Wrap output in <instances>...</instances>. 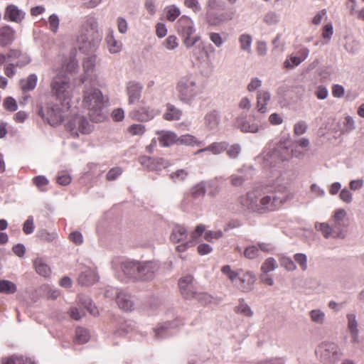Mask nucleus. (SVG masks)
I'll list each match as a JSON object with an SVG mask.
<instances>
[{
	"label": "nucleus",
	"instance_id": "nucleus-6",
	"mask_svg": "<svg viewBox=\"0 0 364 364\" xmlns=\"http://www.w3.org/2000/svg\"><path fill=\"white\" fill-rule=\"evenodd\" d=\"M263 154L264 159L266 161L274 159H279L282 161L289 160L291 154L288 149L287 140L281 139L279 143L275 144L272 142L269 143L265 146Z\"/></svg>",
	"mask_w": 364,
	"mask_h": 364
},
{
	"label": "nucleus",
	"instance_id": "nucleus-36",
	"mask_svg": "<svg viewBox=\"0 0 364 364\" xmlns=\"http://www.w3.org/2000/svg\"><path fill=\"white\" fill-rule=\"evenodd\" d=\"M89 331L84 328L77 327L75 330L74 342L77 344L86 343L90 340Z\"/></svg>",
	"mask_w": 364,
	"mask_h": 364
},
{
	"label": "nucleus",
	"instance_id": "nucleus-12",
	"mask_svg": "<svg viewBox=\"0 0 364 364\" xmlns=\"http://www.w3.org/2000/svg\"><path fill=\"white\" fill-rule=\"evenodd\" d=\"M178 287L184 299H192L195 298L197 288L193 284V277L191 275H186L178 281Z\"/></svg>",
	"mask_w": 364,
	"mask_h": 364
},
{
	"label": "nucleus",
	"instance_id": "nucleus-52",
	"mask_svg": "<svg viewBox=\"0 0 364 364\" xmlns=\"http://www.w3.org/2000/svg\"><path fill=\"white\" fill-rule=\"evenodd\" d=\"M194 299L203 306H207L213 301V296L205 292H197Z\"/></svg>",
	"mask_w": 364,
	"mask_h": 364
},
{
	"label": "nucleus",
	"instance_id": "nucleus-33",
	"mask_svg": "<svg viewBox=\"0 0 364 364\" xmlns=\"http://www.w3.org/2000/svg\"><path fill=\"white\" fill-rule=\"evenodd\" d=\"M105 40L107 44L109 51L111 53H116L121 50L122 43L114 38L113 31L111 30L109 31L106 36Z\"/></svg>",
	"mask_w": 364,
	"mask_h": 364
},
{
	"label": "nucleus",
	"instance_id": "nucleus-3",
	"mask_svg": "<svg viewBox=\"0 0 364 364\" xmlns=\"http://www.w3.org/2000/svg\"><path fill=\"white\" fill-rule=\"evenodd\" d=\"M204 89V84L192 74L181 77L176 85L178 99L187 105H191L198 95L203 92Z\"/></svg>",
	"mask_w": 364,
	"mask_h": 364
},
{
	"label": "nucleus",
	"instance_id": "nucleus-16",
	"mask_svg": "<svg viewBox=\"0 0 364 364\" xmlns=\"http://www.w3.org/2000/svg\"><path fill=\"white\" fill-rule=\"evenodd\" d=\"M240 284L238 285L239 289L243 292H250L254 289L256 277L252 272L247 271L242 275L238 277Z\"/></svg>",
	"mask_w": 364,
	"mask_h": 364
},
{
	"label": "nucleus",
	"instance_id": "nucleus-64",
	"mask_svg": "<svg viewBox=\"0 0 364 364\" xmlns=\"http://www.w3.org/2000/svg\"><path fill=\"white\" fill-rule=\"evenodd\" d=\"M2 364H25L22 357L11 356L8 358H3Z\"/></svg>",
	"mask_w": 364,
	"mask_h": 364
},
{
	"label": "nucleus",
	"instance_id": "nucleus-44",
	"mask_svg": "<svg viewBox=\"0 0 364 364\" xmlns=\"http://www.w3.org/2000/svg\"><path fill=\"white\" fill-rule=\"evenodd\" d=\"M188 174L186 169L181 168L170 173L169 177L174 183H176L185 181Z\"/></svg>",
	"mask_w": 364,
	"mask_h": 364
},
{
	"label": "nucleus",
	"instance_id": "nucleus-40",
	"mask_svg": "<svg viewBox=\"0 0 364 364\" xmlns=\"http://www.w3.org/2000/svg\"><path fill=\"white\" fill-rule=\"evenodd\" d=\"M169 166H171L169 161L164 158H154L151 171L159 173L163 169L168 168Z\"/></svg>",
	"mask_w": 364,
	"mask_h": 364
},
{
	"label": "nucleus",
	"instance_id": "nucleus-56",
	"mask_svg": "<svg viewBox=\"0 0 364 364\" xmlns=\"http://www.w3.org/2000/svg\"><path fill=\"white\" fill-rule=\"evenodd\" d=\"M49 28L53 33H56L60 23V19L57 14H53L48 18Z\"/></svg>",
	"mask_w": 364,
	"mask_h": 364
},
{
	"label": "nucleus",
	"instance_id": "nucleus-28",
	"mask_svg": "<svg viewBox=\"0 0 364 364\" xmlns=\"http://www.w3.org/2000/svg\"><path fill=\"white\" fill-rule=\"evenodd\" d=\"M38 82V77L36 74H30L26 79L19 81V85L23 92L31 91L35 89Z\"/></svg>",
	"mask_w": 364,
	"mask_h": 364
},
{
	"label": "nucleus",
	"instance_id": "nucleus-42",
	"mask_svg": "<svg viewBox=\"0 0 364 364\" xmlns=\"http://www.w3.org/2000/svg\"><path fill=\"white\" fill-rule=\"evenodd\" d=\"M277 267V263L274 257H268L261 266L262 273H268L274 271Z\"/></svg>",
	"mask_w": 364,
	"mask_h": 364
},
{
	"label": "nucleus",
	"instance_id": "nucleus-59",
	"mask_svg": "<svg viewBox=\"0 0 364 364\" xmlns=\"http://www.w3.org/2000/svg\"><path fill=\"white\" fill-rule=\"evenodd\" d=\"M164 46L168 50H173L178 47L177 37L174 35L169 36L164 42Z\"/></svg>",
	"mask_w": 364,
	"mask_h": 364
},
{
	"label": "nucleus",
	"instance_id": "nucleus-50",
	"mask_svg": "<svg viewBox=\"0 0 364 364\" xmlns=\"http://www.w3.org/2000/svg\"><path fill=\"white\" fill-rule=\"evenodd\" d=\"M315 228L318 230L321 231L323 237L326 239H328L332 233V228L329 226L328 223H316L315 225Z\"/></svg>",
	"mask_w": 364,
	"mask_h": 364
},
{
	"label": "nucleus",
	"instance_id": "nucleus-34",
	"mask_svg": "<svg viewBox=\"0 0 364 364\" xmlns=\"http://www.w3.org/2000/svg\"><path fill=\"white\" fill-rule=\"evenodd\" d=\"M156 114L153 109L142 107L134 114V117L141 122H147L152 119Z\"/></svg>",
	"mask_w": 364,
	"mask_h": 364
},
{
	"label": "nucleus",
	"instance_id": "nucleus-21",
	"mask_svg": "<svg viewBox=\"0 0 364 364\" xmlns=\"http://www.w3.org/2000/svg\"><path fill=\"white\" fill-rule=\"evenodd\" d=\"M122 269L124 274L129 278L134 280L139 279V262L126 261L122 264Z\"/></svg>",
	"mask_w": 364,
	"mask_h": 364
},
{
	"label": "nucleus",
	"instance_id": "nucleus-46",
	"mask_svg": "<svg viewBox=\"0 0 364 364\" xmlns=\"http://www.w3.org/2000/svg\"><path fill=\"white\" fill-rule=\"evenodd\" d=\"M33 183L41 191H45L49 181L46 176L39 175L33 178Z\"/></svg>",
	"mask_w": 364,
	"mask_h": 364
},
{
	"label": "nucleus",
	"instance_id": "nucleus-37",
	"mask_svg": "<svg viewBox=\"0 0 364 364\" xmlns=\"http://www.w3.org/2000/svg\"><path fill=\"white\" fill-rule=\"evenodd\" d=\"M239 304L235 307V311L237 314H241L247 317H251L253 315V311L250 306L245 302L244 299H240Z\"/></svg>",
	"mask_w": 364,
	"mask_h": 364
},
{
	"label": "nucleus",
	"instance_id": "nucleus-22",
	"mask_svg": "<svg viewBox=\"0 0 364 364\" xmlns=\"http://www.w3.org/2000/svg\"><path fill=\"white\" fill-rule=\"evenodd\" d=\"M348 329L351 336V342L353 343H359V330L358 328V321L356 316L354 314H348Z\"/></svg>",
	"mask_w": 364,
	"mask_h": 364
},
{
	"label": "nucleus",
	"instance_id": "nucleus-29",
	"mask_svg": "<svg viewBox=\"0 0 364 364\" xmlns=\"http://www.w3.org/2000/svg\"><path fill=\"white\" fill-rule=\"evenodd\" d=\"M97 56L95 55L86 58L83 62V69L85 75L82 77V82H85L88 80L90 73H92L94 68L96 65Z\"/></svg>",
	"mask_w": 364,
	"mask_h": 364
},
{
	"label": "nucleus",
	"instance_id": "nucleus-25",
	"mask_svg": "<svg viewBox=\"0 0 364 364\" xmlns=\"http://www.w3.org/2000/svg\"><path fill=\"white\" fill-rule=\"evenodd\" d=\"M178 326V321H171L164 323L161 327L155 330V337L158 339L164 338L172 335L171 328Z\"/></svg>",
	"mask_w": 364,
	"mask_h": 364
},
{
	"label": "nucleus",
	"instance_id": "nucleus-11",
	"mask_svg": "<svg viewBox=\"0 0 364 364\" xmlns=\"http://www.w3.org/2000/svg\"><path fill=\"white\" fill-rule=\"evenodd\" d=\"M260 121V117L257 115H252L248 119L240 118L237 120V127L242 133L255 134L265 128L262 124H259Z\"/></svg>",
	"mask_w": 364,
	"mask_h": 364
},
{
	"label": "nucleus",
	"instance_id": "nucleus-27",
	"mask_svg": "<svg viewBox=\"0 0 364 364\" xmlns=\"http://www.w3.org/2000/svg\"><path fill=\"white\" fill-rule=\"evenodd\" d=\"M228 147V142L227 141L213 142L205 148L199 149L197 153L210 151L215 155H218L225 151Z\"/></svg>",
	"mask_w": 364,
	"mask_h": 364
},
{
	"label": "nucleus",
	"instance_id": "nucleus-15",
	"mask_svg": "<svg viewBox=\"0 0 364 364\" xmlns=\"http://www.w3.org/2000/svg\"><path fill=\"white\" fill-rule=\"evenodd\" d=\"M116 301L118 306L126 311H132L134 308V302L132 296L124 290H116Z\"/></svg>",
	"mask_w": 364,
	"mask_h": 364
},
{
	"label": "nucleus",
	"instance_id": "nucleus-53",
	"mask_svg": "<svg viewBox=\"0 0 364 364\" xmlns=\"http://www.w3.org/2000/svg\"><path fill=\"white\" fill-rule=\"evenodd\" d=\"M264 21L269 26L276 25L279 21V16L274 11H269L264 16Z\"/></svg>",
	"mask_w": 364,
	"mask_h": 364
},
{
	"label": "nucleus",
	"instance_id": "nucleus-2",
	"mask_svg": "<svg viewBox=\"0 0 364 364\" xmlns=\"http://www.w3.org/2000/svg\"><path fill=\"white\" fill-rule=\"evenodd\" d=\"M102 38L95 18L87 17L81 26L80 34L77 38L80 50L83 52L94 51Z\"/></svg>",
	"mask_w": 364,
	"mask_h": 364
},
{
	"label": "nucleus",
	"instance_id": "nucleus-7",
	"mask_svg": "<svg viewBox=\"0 0 364 364\" xmlns=\"http://www.w3.org/2000/svg\"><path fill=\"white\" fill-rule=\"evenodd\" d=\"M316 354L320 357L322 362L331 364L336 362L342 355V352L338 346L329 341L322 342L316 350Z\"/></svg>",
	"mask_w": 364,
	"mask_h": 364
},
{
	"label": "nucleus",
	"instance_id": "nucleus-48",
	"mask_svg": "<svg viewBox=\"0 0 364 364\" xmlns=\"http://www.w3.org/2000/svg\"><path fill=\"white\" fill-rule=\"evenodd\" d=\"M312 321L322 324L324 322L325 314L320 309H314L309 312Z\"/></svg>",
	"mask_w": 364,
	"mask_h": 364
},
{
	"label": "nucleus",
	"instance_id": "nucleus-62",
	"mask_svg": "<svg viewBox=\"0 0 364 364\" xmlns=\"http://www.w3.org/2000/svg\"><path fill=\"white\" fill-rule=\"evenodd\" d=\"M4 106L10 112H14L18 109L16 101L11 97H8L4 100Z\"/></svg>",
	"mask_w": 364,
	"mask_h": 364
},
{
	"label": "nucleus",
	"instance_id": "nucleus-9",
	"mask_svg": "<svg viewBox=\"0 0 364 364\" xmlns=\"http://www.w3.org/2000/svg\"><path fill=\"white\" fill-rule=\"evenodd\" d=\"M66 129L70 133L73 137L77 138L79 134H88L92 132L93 126L87 119L81 115L72 117L65 124Z\"/></svg>",
	"mask_w": 364,
	"mask_h": 364
},
{
	"label": "nucleus",
	"instance_id": "nucleus-18",
	"mask_svg": "<svg viewBox=\"0 0 364 364\" xmlns=\"http://www.w3.org/2000/svg\"><path fill=\"white\" fill-rule=\"evenodd\" d=\"M156 134L159 135L158 140L161 146L168 147L175 144H177L178 136L175 132L161 130L158 131Z\"/></svg>",
	"mask_w": 364,
	"mask_h": 364
},
{
	"label": "nucleus",
	"instance_id": "nucleus-47",
	"mask_svg": "<svg viewBox=\"0 0 364 364\" xmlns=\"http://www.w3.org/2000/svg\"><path fill=\"white\" fill-rule=\"evenodd\" d=\"M280 264L282 267L285 268L287 271H294L296 269V265L290 257L287 256H282L279 259Z\"/></svg>",
	"mask_w": 364,
	"mask_h": 364
},
{
	"label": "nucleus",
	"instance_id": "nucleus-55",
	"mask_svg": "<svg viewBox=\"0 0 364 364\" xmlns=\"http://www.w3.org/2000/svg\"><path fill=\"white\" fill-rule=\"evenodd\" d=\"M33 217L30 215L27 218L23 225V231L26 235H30L34 231Z\"/></svg>",
	"mask_w": 364,
	"mask_h": 364
},
{
	"label": "nucleus",
	"instance_id": "nucleus-23",
	"mask_svg": "<svg viewBox=\"0 0 364 364\" xmlns=\"http://www.w3.org/2000/svg\"><path fill=\"white\" fill-rule=\"evenodd\" d=\"M98 280L95 270L87 268L78 277V283L82 286H90Z\"/></svg>",
	"mask_w": 364,
	"mask_h": 364
},
{
	"label": "nucleus",
	"instance_id": "nucleus-32",
	"mask_svg": "<svg viewBox=\"0 0 364 364\" xmlns=\"http://www.w3.org/2000/svg\"><path fill=\"white\" fill-rule=\"evenodd\" d=\"M33 266L36 272L42 277H49L51 270L49 266L43 261L42 258L38 257L33 261Z\"/></svg>",
	"mask_w": 364,
	"mask_h": 364
},
{
	"label": "nucleus",
	"instance_id": "nucleus-39",
	"mask_svg": "<svg viewBox=\"0 0 364 364\" xmlns=\"http://www.w3.org/2000/svg\"><path fill=\"white\" fill-rule=\"evenodd\" d=\"M206 183L205 181H200V183L195 185L191 189V196L195 199L202 198L206 193Z\"/></svg>",
	"mask_w": 364,
	"mask_h": 364
},
{
	"label": "nucleus",
	"instance_id": "nucleus-30",
	"mask_svg": "<svg viewBox=\"0 0 364 364\" xmlns=\"http://www.w3.org/2000/svg\"><path fill=\"white\" fill-rule=\"evenodd\" d=\"M182 111L173 105L168 103L166 110L164 114V118L168 121H176L181 119Z\"/></svg>",
	"mask_w": 364,
	"mask_h": 364
},
{
	"label": "nucleus",
	"instance_id": "nucleus-41",
	"mask_svg": "<svg viewBox=\"0 0 364 364\" xmlns=\"http://www.w3.org/2000/svg\"><path fill=\"white\" fill-rule=\"evenodd\" d=\"M239 41L240 43V48L250 53L251 52V45L252 42V36L249 34H242L240 36Z\"/></svg>",
	"mask_w": 364,
	"mask_h": 364
},
{
	"label": "nucleus",
	"instance_id": "nucleus-20",
	"mask_svg": "<svg viewBox=\"0 0 364 364\" xmlns=\"http://www.w3.org/2000/svg\"><path fill=\"white\" fill-rule=\"evenodd\" d=\"M231 19L232 16L228 13L218 14L209 10L206 12V21L210 26H219Z\"/></svg>",
	"mask_w": 364,
	"mask_h": 364
},
{
	"label": "nucleus",
	"instance_id": "nucleus-63",
	"mask_svg": "<svg viewBox=\"0 0 364 364\" xmlns=\"http://www.w3.org/2000/svg\"><path fill=\"white\" fill-rule=\"evenodd\" d=\"M301 63L302 61L298 56H291L289 59H286L284 62V68L290 69L299 65Z\"/></svg>",
	"mask_w": 364,
	"mask_h": 364
},
{
	"label": "nucleus",
	"instance_id": "nucleus-60",
	"mask_svg": "<svg viewBox=\"0 0 364 364\" xmlns=\"http://www.w3.org/2000/svg\"><path fill=\"white\" fill-rule=\"evenodd\" d=\"M128 130L132 135H141L145 132L146 129L143 124H134L129 127Z\"/></svg>",
	"mask_w": 364,
	"mask_h": 364
},
{
	"label": "nucleus",
	"instance_id": "nucleus-57",
	"mask_svg": "<svg viewBox=\"0 0 364 364\" xmlns=\"http://www.w3.org/2000/svg\"><path fill=\"white\" fill-rule=\"evenodd\" d=\"M308 125L306 122L300 121L296 122L294 126V133L296 136L304 134L306 132Z\"/></svg>",
	"mask_w": 364,
	"mask_h": 364
},
{
	"label": "nucleus",
	"instance_id": "nucleus-35",
	"mask_svg": "<svg viewBox=\"0 0 364 364\" xmlns=\"http://www.w3.org/2000/svg\"><path fill=\"white\" fill-rule=\"evenodd\" d=\"M177 144L200 146L203 144V141H198L197 139L193 135L184 134L180 137H178Z\"/></svg>",
	"mask_w": 364,
	"mask_h": 364
},
{
	"label": "nucleus",
	"instance_id": "nucleus-14",
	"mask_svg": "<svg viewBox=\"0 0 364 364\" xmlns=\"http://www.w3.org/2000/svg\"><path fill=\"white\" fill-rule=\"evenodd\" d=\"M26 13L14 4H9L5 8L4 19L19 23L25 18Z\"/></svg>",
	"mask_w": 364,
	"mask_h": 364
},
{
	"label": "nucleus",
	"instance_id": "nucleus-10",
	"mask_svg": "<svg viewBox=\"0 0 364 364\" xmlns=\"http://www.w3.org/2000/svg\"><path fill=\"white\" fill-rule=\"evenodd\" d=\"M51 88L56 100L60 102V105L69 107L70 97L68 91V83L61 77H54L51 82Z\"/></svg>",
	"mask_w": 364,
	"mask_h": 364
},
{
	"label": "nucleus",
	"instance_id": "nucleus-8",
	"mask_svg": "<svg viewBox=\"0 0 364 364\" xmlns=\"http://www.w3.org/2000/svg\"><path fill=\"white\" fill-rule=\"evenodd\" d=\"M60 106L57 103H48L45 107L39 109L38 114L50 126L56 127L63 121V112Z\"/></svg>",
	"mask_w": 364,
	"mask_h": 364
},
{
	"label": "nucleus",
	"instance_id": "nucleus-5",
	"mask_svg": "<svg viewBox=\"0 0 364 364\" xmlns=\"http://www.w3.org/2000/svg\"><path fill=\"white\" fill-rule=\"evenodd\" d=\"M177 31L183 38V44L187 48L193 47L200 38L199 36H191L195 33L196 28L192 19L186 16H181L177 21Z\"/></svg>",
	"mask_w": 364,
	"mask_h": 364
},
{
	"label": "nucleus",
	"instance_id": "nucleus-43",
	"mask_svg": "<svg viewBox=\"0 0 364 364\" xmlns=\"http://www.w3.org/2000/svg\"><path fill=\"white\" fill-rule=\"evenodd\" d=\"M36 236L43 242H50L57 237V234L55 232H50L45 229H42L38 231Z\"/></svg>",
	"mask_w": 364,
	"mask_h": 364
},
{
	"label": "nucleus",
	"instance_id": "nucleus-54",
	"mask_svg": "<svg viewBox=\"0 0 364 364\" xmlns=\"http://www.w3.org/2000/svg\"><path fill=\"white\" fill-rule=\"evenodd\" d=\"M181 11L178 7L172 5L168 7L166 11V18L169 21H174L180 15Z\"/></svg>",
	"mask_w": 364,
	"mask_h": 364
},
{
	"label": "nucleus",
	"instance_id": "nucleus-45",
	"mask_svg": "<svg viewBox=\"0 0 364 364\" xmlns=\"http://www.w3.org/2000/svg\"><path fill=\"white\" fill-rule=\"evenodd\" d=\"M225 151H227V155L230 159H236L241 153L242 147L240 144L235 143L230 146L228 145V147Z\"/></svg>",
	"mask_w": 364,
	"mask_h": 364
},
{
	"label": "nucleus",
	"instance_id": "nucleus-24",
	"mask_svg": "<svg viewBox=\"0 0 364 364\" xmlns=\"http://www.w3.org/2000/svg\"><path fill=\"white\" fill-rule=\"evenodd\" d=\"M188 237V231L186 228L178 224H176L171 230L170 235V240L173 243H178L185 240Z\"/></svg>",
	"mask_w": 364,
	"mask_h": 364
},
{
	"label": "nucleus",
	"instance_id": "nucleus-51",
	"mask_svg": "<svg viewBox=\"0 0 364 364\" xmlns=\"http://www.w3.org/2000/svg\"><path fill=\"white\" fill-rule=\"evenodd\" d=\"M244 255L246 258L253 259L259 256V248L257 245H250L245 248Z\"/></svg>",
	"mask_w": 364,
	"mask_h": 364
},
{
	"label": "nucleus",
	"instance_id": "nucleus-31",
	"mask_svg": "<svg viewBox=\"0 0 364 364\" xmlns=\"http://www.w3.org/2000/svg\"><path fill=\"white\" fill-rule=\"evenodd\" d=\"M205 124L209 129H215L220 122V116L216 110L208 112L204 117Z\"/></svg>",
	"mask_w": 364,
	"mask_h": 364
},
{
	"label": "nucleus",
	"instance_id": "nucleus-13",
	"mask_svg": "<svg viewBox=\"0 0 364 364\" xmlns=\"http://www.w3.org/2000/svg\"><path fill=\"white\" fill-rule=\"evenodd\" d=\"M158 264L155 262H139V279L141 281L151 280L158 270Z\"/></svg>",
	"mask_w": 364,
	"mask_h": 364
},
{
	"label": "nucleus",
	"instance_id": "nucleus-38",
	"mask_svg": "<svg viewBox=\"0 0 364 364\" xmlns=\"http://www.w3.org/2000/svg\"><path fill=\"white\" fill-rule=\"evenodd\" d=\"M17 291L16 285L9 280H0V293L11 294Z\"/></svg>",
	"mask_w": 364,
	"mask_h": 364
},
{
	"label": "nucleus",
	"instance_id": "nucleus-26",
	"mask_svg": "<svg viewBox=\"0 0 364 364\" xmlns=\"http://www.w3.org/2000/svg\"><path fill=\"white\" fill-rule=\"evenodd\" d=\"M270 93L268 91L259 90L257 95V107L261 114L266 112L267 102L270 100Z\"/></svg>",
	"mask_w": 364,
	"mask_h": 364
},
{
	"label": "nucleus",
	"instance_id": "nucleus-4",
	"mask_svg": "<svg viewBox=\"0 0 364 364\" xmlns=\"http://www.w3.org/2000/svg\"><path fill=\"white\" fill-rule=\"evenodd\" d=\"M83 105L89 109V116L92 122H100L106 119L104 97L99 89L86 90L84 93Z\"/></svg>",
	"mask_w": 364,
	"mask_h": 364
},
{
	"label": "nucleus",
	"instance_id": "nucleus-19",
	"mask_svg": "<svg viewBox=\"0 0 364 364\" xmlns=\"http://www.w3.org/2000/svg\"><path fill=\"white\" fill-rule=\"evenodd\" d=\"M16 31L10 26L6 25L0 28V46H8L14 41Z\"/></svg>",
	"mask_w": 364,
	"mask_h": 364
},
{
	"label": "nucleus",
	"instance_id": "nucleus-61",
	"mask_svg": "<svg viewBox=\"0 0 364 364\" xmlns=\"http://www.w3.org/2000/svg\"><path fill=\"white\" fill-rule=\"evenodd\" d=\"M346 215V212L344 209L340 208L336 210L333 218L336 223V226H341L343 223V219Z\"/></svg>",
	"mask_w": 364,
	"mask_h": 364
},
{
	"label": "nucleus",
	"instance_id": "nucleus-1",
	"mask_svg": "<svg viewBox=\"0 0 364 364\" xmlns=\"http://www.w3.org/2000/svg\"><path fill=\"white\" fill-rule=\"evenodd\" d=\"M285 187L274 185L256 188L239 198V203L245 210L264 214L279 210L287 200Z\"/></svg>",
	"mask_w": 364,
	"mask_h": 364
},
{
	"label": "nucleus",
	"instance_id": "nucleus-49",
	"mask_svg": "<svg viewBox=\"0 0 364 364\" xmlns=\"http://www.w3.org/2000/svg\"><path fill=\"white\" fill-rule=\"evenodd\" d=\"M294 262H296L301 270L306 271L308 269L307 256L304 253H296L294 255Z\"/></svg>",
	"mask_w": 364,
	"mask_h": 364
},
{
	"label": "nucleus",
	"instance_id": "nucleus-58",
	"mask_svg": "<svg viewBox=\"0 0 364 364\" xmlns=\"http://www.w3.org/2000/svg\"><path fill=\"white\" fill-rule=\"evenodd\" d=\"M222 272L227 275L229 279L233 282L239 276L240 273L235 271L232 270L231 267L230 265H225L221 269Z\"/></svg>",
	"mask_w": 364,
	"mask_h": 364
},
{
	"label": "nucleus",
	"instance_id": "nucleus-17",
	"mask_svg": "<svg viewBox=\"0 0 364 364\" xmlns=\"http://www.w3.org/2000/svg\"><path fill=\"white\" fill-rule=\"evenodd\" d=\"M142 90L143 86L141 83L136 82L135 81H131L128 82L127 85V92L129 97V104H134L139 102L141 97Z\"/></svg>",
	"mask_w": 364,
	"mask_h": 364
}]
</instances>
